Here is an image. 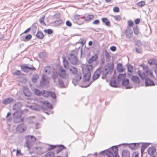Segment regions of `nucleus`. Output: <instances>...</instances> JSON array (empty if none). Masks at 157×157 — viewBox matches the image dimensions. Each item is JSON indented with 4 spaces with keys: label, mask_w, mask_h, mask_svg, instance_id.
<instances>
[{
    "label": "nucleus",
    "mask_w": 157,
    "mask_h": 157,
    "mask_svg": "<svg viewBox=\"0 0 157 157\" xmlns=\"http://www.w3.org/2000/svg\"><path fill=\"white\" fill-rule=\"evenodd\" d=\"M16 111L13 114V122L14 123H18L24 122L25 118L21 117L22 113L21 110H15Z\"/></svg>",
    "instance_id": "nucleus-1"
},
{
    "label": "nucleus",
    "mask_w": 157,
    "mask_h": 157,
    "mask_svg": "<svg viewBox=\"0 0 157 157\" xmlns=\"http://www.w3.org/2000/svg\"><path fill=\"white\" fill-rule=\"evenodd\" d=\"M77 52L76 50H72L67 55L68 59L72 64H76L78 62L77 56Z\"/></svg>",
    "instance_id": "nucleus-2"
},
{
    "label": "nucleus",
    "mask_w": 157,
    "mask_h": 157,
    "mask_svg": "<svg viewBox=\"0 0 157 157\" xmlns=\"http://www.w3.org/2000/svg\"><path fill=\"white\" fill-rule=\"evenodd\" d=\"M106 81L109 82V85L113 88H118L121 86L120 83L121 82V79H105Z\"/></svg>",
    "instance_id": "nucleus-3"
},
{
    "label": "nucleus",
    "mask_w": 157,
    "mask_h": 157,
    "mask_svg": "<svg viewBox=\"0 0 157 157\" xmlns=\"http://www.w3.org/2000/svg\"><path fill=\"white\" fill-rule=\"evenodd\" d=\"M138 73L141 78H146V77H153V73L151 70L150 69L143 73H142L141 71L139 70L138 72Z\"/></svg>",
    "instance_id": "nucleus-4"
},
{
    "label": "nucleus",
    "mask_w": 157,
    "mask_h": 157,
    "mask_svg": "<svg viewBox=\"0 0 157 157\" xmlns=\"http://www.w3.org/2000/svg\"><path fill=\"white\" fill-rule=\"evenodd\" d=\"M97 79H83L82 81V84L78 85V86L81 88H86L89 87L92 83Z\"/></svg>",
    "instance_id": "nucleus-5"
},
{
    "label": "nucleus",
    "mask_w": 157,
    "mask_h": 157,
    "mask_svg": "<svg viewBox=\"0 0 157 157\" xmlns=\"http://www.w3.org/2000/svg\"><path fill=\"white\" fill-rule=\"evenodd\" d=\"M143 84L138 85V86H143L144 85V80H145V86L146 87L151 86L155 85V83L151 79H141Z\"/></svg>",
    "instance_id": "nucleus-6"
},
{
    "label": "nucleus",
    "mask_w": 157,
    "mask_h": 157,
    "mask_svg": "<svg viewBox=\"0 0 157 157\" xmlns=\"http://www.w3.org/2000/svg\"><path fill=\"white\" fill-rule=\"evenodd\" d=\"M121 79L122 86L125 87L126 89H130L132 87L130 83L129 79Z\"/></svg>",
    "instance_id": "nucleus-7"
},
{
    "label": "nucleus",
    "mask_w": 157,
    "mask_h": 157,
    "mask_svg": "<svg viewBox=\"0 0 157 157\" xmlns=\"http://www.w3.org/2000/svg\"><path fill=\"white\" fill-rule=\"evenodd\" d=\"M51 72V67L50 66H46L45 67L43 71L42 78H45L46 77V75H49Z\"/></svg>",
    "instance_id": "nucleus-8"
},
{
    "label": "nucleus",
    "mask_w": 157,
    "mask_h": 157,
    "mask_svg": "<svg viewBox=\"0 0 157 157\" xmlns=\"http://www.w3.org/2000/svg\"><path fill=\"white\" fill-rule=\"evenodd\" d=\"M27 129V126L24 123L18 125L16 127L17 131L21 133L25 132Z\"/></svg>",
    "instance_id": "nucleus-9"
},
{
    "label": "nucleus",
    "mask_w": 157,
    "mask_h": 157,
    "mask_svg": "<svg viewBox=\"0 0 157 157\" xmlns=\"http://www.w3.org/2000/svg\"><path fill=\"white\" fill-rule=\"evenodd\" d=\"M99 154L103 156L107 155L108 157H113V153L112 152V151L109 150V149L101 151Z\"/></svg>",
    "instance_id": "nucleus-10"
},
{
    "label": "nucleus",
    "mask_w": 157,
    "mask_h": 157,
    "mask_svg": "<svg viewBox=\"0 0 157 157\" xmlns=\"http://www.w3.org/2000/svg\"><path fill=\"white\" fill-rule=\"evenodd\" d=\"M141 143H134L128 144V147L131 150H136L140 147Z\"/></svg>",
    "instance_id": "nucleus-11"
},
{
    "label": "nucleus",
    "mask_w": 157,
    "mask_h": 157,
    "mask_svg": "<svg viewBox=\"0 0 157 157\" xmlns=\"http://www.w3.org/2000/svg\"><path fill=\"white\" fill-rule=\"evenodd\" d=\"M71 73L74 75H78L77 76V78H82V76L80 74H78V70L75 67H72L68 69Z\"/></svg>",
    "instance_id": "nucleus-12"
},
{
    "label": "nucleus",
    "mask_w": 157,
    "mask_h": 157,
    "mask_svg": "<svg viewBox=\"0 0 157 157\" xmlns=\"http://www.w3.org/2000/svg\"><path fill=\"white\" fill-rule=\"evenodd\" d=\"M118 146L115 145L112 146L109 148V149L111 148L112 151V152L113 154V157H120L118 153V148L117 147Z\"/></svg>",
    "instance_id": "nucleus-13"
},
{
    "label": "nucleus",
    "mask_w": 157,
    "mask_h": 157,
    "mask_svg": "<svg viewBox=\"0 0 157 157\" xmlns=\"http://www.w3.org/2000/svg\"><path fill=\"white\" fill-rule=\"evenodd\" d=\"M113 67L114 66L113 64L111 65L110 67H108V68H106L105 67L102 72V75L101 76L102 78H105L106 75L108 74L109 71V70L110 69L113 70Z\"/></svg>",
    "instance_id": "nucleus-14"
},
{
    "label": "nucleus",
    "mask_w": 157,
    "mask_h": 157,
    "mask_svg": "<svg viewBox=\"0 0 157 157\" xmlns=\"http://www.w3.org/2000/svg\"><path fill=\"white\" fill-rule=\"evenodd\" d=\"M15 102V100L11 97H8L3 99L2 102L3 104L7 105V104H10Z\"/></svg>",
    "instance_id": "nucleus-15"
},
{
    "label": "nucleus",
    "mask_w": 157,
    "mask_h": 157,
    "mask_svg": "<svg viewBox=\"0 0 157 157\" xmlns=\"http://www.w3.org/2000/svg\"><path fill=\"white\" fill-rule=\"evenodd\" d=\"M156 151V147L153 146L149 147L147 150V152L148 154L151 155H154Z\"/></svg>",
    "instance_id": "nucleus-16"
},
{
    "label": "nucleus",
    "mask_w": 157,
    "mask_h": 157,
    "mask_svg": "<svg viewBox=\"0 0 157 157\" xmlns=\"http://www.w3.org/2000/svg\"><path fill=\"white\" fill-rule=\"evenodd\" d=\"M59 75L62 78H64L66 75V71L62 67H60L58 69Z\"/></svg>",
    "instance_id": "nucleus-17"
},
{
    "label": "nucleus",
    "mask_w": 157,
    "mask_h": 157,
    "mask_svg": "<svg viewBox=\"0 0 157 157\" xmlns=\"http://www.w3.org/2000/svg\"><path fill=\"white\" fill-rule=\"evenodd\" d=\"M23 104L20 102H16L13 106L12 109L13 110H21L20 109L22 106Z\"/></svg>",
    "instance_id": "nucleus-18"
},
{
    "label": "nucleus",
    "mask_w": 157,
    "mask_h": 157,
    "mask_svg": "<svg viewBox=\"0 0 157 157\" xmlns=\"http://www.w3.org/2000/svg\"><path fill=\"white\" fill-rule=\"evenodd\" d=\"M49 79H41L39 86H44L49 85Z\"/></svg>",
    "instance_id": "nucleus-19"
},
{
    "label": "nucleus",
    "mask_w": 157,
    "mask_h": 157,
    "mask_svg": "<svg viewBox=\"0 0 157 157\" xmlns=\"http://www.w3.org/2000/svg\"><path fill=\"white\" fill-rule=\"evenodd\" d=\"M142 145L141 147V153H144L145 150L147 147L150 144H151L150 143H141Z\"/></svg>",
    "instance_id": "nucleus-20"
},
{
    "label": "nucleus",
    "mask_w": 157,
    "mask_h": 157,
    "mask_svg": "<svg viewBox=\"0 0 157 157\" xmlns=\"http://www.w3.org/2000/svg\"><path fill=\"white\" fill-rule=\"evenodd\" d=\"M102 73L101 70L100 69H98L95 72L92 78H98Z\"/></svg>",
    "instance_id": "nucleus-21"
},
{
    "label": "nucleus",
    "mask_w": 157,
    "mask_h": 157,
    "mask_svg": "<svg viewBox=\"0 0 157 157\" xmlns=\"http://www.w3.org/2000/svg\"><path fill=\"white\" fill-rule=\"evenodd\" d=\"M130 152L127 149L123 150L121 153L122 157H130Z\"/></svg>",
    "instance_id": "nucleus-22"
},
{
    "label": "nucleus",
    "mask_w": 157,
    "mask_h": 157,
    "mask_svg": "<svg viewBox=\"0 0 157 157\" xmlns=\"http://www.w3.org/2000/svg\"><path fill=\"white\" fill-rule=\"evenodd\" d=\"M57 146H58V147L56 151V153L57 154L63 150L67 149V147L62 144L57 145Z\"/></svg>",
    "instance_id": "nucleus-23"
},
{
    "label": "nucleus",
    "mask_w": 157,
    "mask_h": 157,
    "mask_svg": "<svg viewBox=\"0 0 157 157\" xmlns=\"http://www.w3.org/2000/svg\"><path fill=\"white\" fill-rule=\"evenodd\" d=\"M133 32L132 30L128 29L125 30V34L126 36L129 38H131L133 36Z\"/></svg>",
    "instance_id": "nucleus-24"
},
{
    "label": "nucleus",
    "mask_w": 157,
    "mask_h": 157,
    "mask_svg": "<svg viewBox=\"0 0 157 157\" xmlns=\"http://www.w3.org/2000/svg\"><path fill=\"white\" fill-rule=\"evenodd\" d=\"M23 93L25 96L27 97H29L31 95V93L30 92L29 88L25 87L23 88Z\"/></svg>",
    "instance_id": "nucleus-25"
},
{
    "label": "nucleus",
    "mask_w": 157,
    "mask_h": 157,
    "mask_svg": "<svg viewBox=\"0 0 157 157\" xmlns=\"http://www.w3.org/2000/svg\"><path fill=\"white\" fill-rule=\"evenodd\" d=\"M26 141L30 142H33L36 140V138L33 135H28L26 137Z\"/></svg>",
    "instance_id": "nucleus-26"
},
{
    "label": "nucleus",
    "mask_w": 157,
    "mask_h": 157,
    "mask_svg": "<svg viewBox=\"0 0 157 157\" xmlns=\"http://www.w3.org/2000/svg\"><path fill=\"white\" fill-rule=\"evenodd\" d=\"M117 71L119 72H122L125 70V68L123 67L122 64L121 63L117 64Z\"/></svg>",
    "instance_id": "nucleus-27"
},
{
    "label": "nucleus",
    "mask_w": 157,
    "mask_h": 157,
    "mask_svg": "<svg viewBox=\"0 0 157 157\" xmlns=\"http://www.w3.org/2000/svg\"><path fill=\"white\" fill-rule=\"evenodd\" d=\"M98 58V56L97 55L95 54L89 59L88 61V63L89 64H92L94 61H96Z\"/></svg>",
    "instance_id": "nucleus-28"
},
{
    "label": "nucleus",
    "mask_w": 157,
    "mask_h": 157,
    "mask_svg": "<svg viewBox=\"0 0 157 157\" xmlns=\"http://www.w3.org/2000/svg\"><path fill=\"white\" fill-rule=\"evenodd\" d=\"M83 78H90L91 73L90 71H83Z\"/></svg>",
    "instance_id": "nucleus-29"
},
{
    "label": "nucleus",
    "mask_w": 157,
    "mask_h": 157,
    "mask_svg": "<svg viewBox=\"0 0 157 157\" xmlns=\"http://www.w3.org/2000/svg\"><path fill=\"white\" fill-rule=\"evenodd\" d=\"M42 103L48 109H52L53 108V107L52 105L49 102L47 101H43Z\"/></svg>",
    "instance_id": "nucleus-30"
},
{
    "label": "nucleus",
    "mask_w": 157,
    "mask_h": 157,
    "mask_svg": "<svg viewBox=\"0 0 157 157\" xmlns=\"http://www.w3.org/2000/svg\"><path fill=\"white\" fill-rule=\"evenodd\" d=\"M55 155V153L54 151H49L45 154L44 157H54Z\"/></svg>",
    "instance_id": "nucleus-31"
},
{
    "label": "nucleus",
    "mask_w": 157,
    "mask_h": 157,
    "mask_svg": "<svg viewBox=\"0 0 157 157\" xmlns=\"http://www.w3.org/2000/svg\"><path fill=\"white\" fill-rule=\"evenodd\" d=\"M48 145L49 146V147L47 148L46 150L47 151H50L55 149L57 146V145L48 144Z\"/></svg>",
    "instance_id": "nucleus-32"
},
{
    "label": "nucleus",
    "mask_w": 157,
    "mask_h": 157,
    "mask_svg": "<svg viewBox=\"0 0 157 157\" xmlns=\"http://www.w3.org/2000/svg\"><path fill=\"white\" fill-rule=\"evenodd\" d=\"M50 90L47 91L46 90H43L42 93V95L45 98H48L49 96Z\"/></svg>",
    "instance_id": "nucleus-33"
},
{
    "label": "nucleus",
    "mask_w": 157,
    "mask_h": 157,
    "mask_svg": "<svg viewBox=\"0 0 157 157\" xmlns=\"http://www.w3.org/2000/svg\"><path fill=\"white\" fill-rule=\"evenodd\" d=\"M34 93L37 96H40L42 95V93L41 91L37 89H34Z\"/></svg>",
    "instance_id": "nucleus-34"
},
{
    "label": "nucleus",
    "mask_w": 157,
    "mask_h": 157,
    "mask_svg": "<svg viewBox=\"0 0 157 157\" xmlns=\"http://www.w3.org/2000/svg\"><path fill=\"white\" fill-rule=\"evenodd\" d=\"M63 64L64 67L66 69H69V63L67 60L65 59H63Z\"/></svg>",
    "instance_id": "nucleus-35"
},
{
    "label": "nucleus",
    "mask_w": 157,
    "mask_h": 157,
    "mask_svg": "<svg viewBox=\"0 0 157 157\" xmlns=\"http://www.w3.org/2000/svg\"><path fill=\"white\" fill-rule=\"evenodd\" d=\"M36 37L38 38L42 39L44 37L43 33L41 31H38L36 34Z\"/></svg>",
    "instance_id": "nucleus-36"
},
{
    "label": "nucleus",
    "mask_w": 157,
    "mask_h": 157,
    "mask_svg": "<svg viewBox=\"0 0 157 157\" xmlns=\"http://www.w3.org/2000/svg\"><path fill=\"white\" fill-rule=\"evenodd\" d=\"M101 20L103 23L105 24L106 26H109L110 24V22L106 18L104 17L101 19Z\"/></svg>",
    "instance_id": "nucleus-37"
},
{
    "label": "nucleus",
    "mask_w": 157,
    "mask_h": 157,
    "mask_svg": "<svg viewBox=\"0 0 157 157\" xmlns=\"http://www.w3.org/2000/svg\"><path fill=\"white\" fill-rule=\"evenodd\" d=\"M93 66L91 64H86L85 68V70H87V71H90L92 70Z\"/></svg>",
    "instance_id": "nucleus-38"
},
{
    "label": "nucleus",
    "mask_w": 157,
    "mask_h": 157,
    "mask_svg": "<svg viewBox=\"0 0 157 157\" xmlns=\"http://www.w3.org/2000/svg\"><path fill=\"white\" fill-rule=\"evenodd\" d=\"M30 109L32 110L37 111H38L40 110V109L39 107L34 105H30Z\"/></svg>",
    "instance_id": "nucleus-39"
},
{
    "label": "nucleus",
    "mask_w": 157,
    "mask_h": 157,
    "mask_svg": "<svg viewBox=\"0 0 157 157\" xmlns=\"http://www.w3.org/2000/svg\"><path fill=\"white\" fill-rule=\"evenodd\" d=\"M49 96H50L53 99L56 98V95L55 93L51 90H50Z\"/></svg>",
    "instance_id": "nucleus-40"
},
{
    "label": "nucleus",
    "mask_w": 157,
    "mask_h": 157,
    "mask_svg": "<svg viewBox=\"0 0 157 157\" xmlns=\"http://www.w3.org/2000/svg\"><path fill=\"white\" fill-rule=\"evenodd\" d=\"M94 17V16L93 15H88L86 17L85 20L86 21H89L92 20Z\"/></svg>",
    "instance_id": "nucleus-41"
},
{
    "label": "nucleus",
    "mask_w": 157,
    "mask_h": 157,
    "mask_svg": "<svg viewBox=\"0 0 157 157\" xmlns=\"http://www.w3.org/2000/svg\"><path fill=\"white\" fill-rule=\"evenodd\" d=\"M31 143L32 142H28V141H26V147H27L29 150L33 146V145Z\"/></svg>",
    "instance_id": "nucleus-42"
},
{
    "label": "nucleus",
    "mask_w": 157,
    "mask_h": 157,
    "mask_svg": "<svg viewBox=\"0 0 157 157\" xmlns=\"http://www.w3.org/2000/svg\"><path fill=\"white\" fill-rule=\"evenodd\" d=\"M140 67H141L143 68V70L146 71L147 70H149L148 67L147 65H145L144 64H142L139 65Z\"/></svg>",
    "instance_id": "nucleus-43"
},
{
    "label": "nucleus",
    "mask_w": 157,
    "mask_h": 157,
    "mask_svg": "<svg viewBox=\"0 0 157 157\" xmlns=\"http://www.w3.org/2000/svg\"><path fill=\"white\" fill-rule=\"evenodd\" d=\"M132 73L129 72L128 74V77L132 78H139L137 76H133L132 74Z\"/></svg>",
    "instance_id": "nucleus-44"
},
{
    "label": "nucleus",
    "mask_w": 157,
    "mask_h": 157,
    "mask_svg": "<svg viewBox=\"0 0 157 157\" xmlns=\"http://www.w3.org/2000/svg\"><path fill=\"white\" fill-rule=\"evenodd\" d=\"M136 5L139 6L141 7L144 6L145 5V2L144 1H141L139 2L136 4Z\"/></svg>",
    "instance_id": "nucleus-45"
},
{
    "label": "nucleus",
    "mask_w": 157,
    "mask_h": 157,
    "mask_svg": "<svg viewBox=\"0 0 157 157\" xmlns=\"http://www.w3.org/2000/svg\"><path fill=\"white\" fill-rule=\"evenodd\" d=\"M128 71V72L132 73L133 71V68L132 66L130 65L127 66Z\"/></svg>",
    "instance_id": "nucleus-46"
},
{
    "label": "nucleus",
    "mask_w": 157,
    "mask_h": 157,
    "mask_svg": "<svg viewBox=\"0 0 157 157\" xmlns=\"http://www.w3.org/2000/svg\"><path fill=\"white\" fill-rule=\"evenodd\" d=\"M126 75V73L123 74H120L117 76V78H125Z\"/></svg>",
    "instance_id": "nucleus-47"
},
{
    "label": "nucleus",
    "mask_w": 157,
    "mask_h": 157,
    "mask_svg": "<svg viewBox=\"0 0 157 157\" xmlns=\"http://www.w3.org/2000/svg\"><path fill=\"white\" fill-rule=\"evenodd\" d=\"M45 18V16H43L42 17H41L40 18L39 20V21L40 23L42 25H46V24L44 21V20Z\"/></svg>",
    "instance_id": "nucleus-48"
},
{
    "label": "nucleus",
    "mask_w": 157,
    "mask_h": 157,
    "mask_svg": "<svg viewBox=\"0 0 157 157\" xmlns=\"http://www.w3.org/2000/svg\"><path fill=\"white\" fill-rule=\"evenodd\" d=\"M27 69H28V71L29 70L33 71L36 70L35 68L33 67V65H29V66H27Z\"/></svg>",
    "instance_id": "nucleus-49"
},
{
    "label": "nucleus",
    "mask_w": 157,
    "mask_h": 157,
    "mask_svg": "<svg viewBox=\"0 0 157 157\" xmlns=\"http://www.w3.org/2000/svg\"><path fill=\"white\" fill-rule=\"evenodd\" d=\"M139 153L138 151H134L132 154V157H139Z\"/></svg>",
    "instance_id": "nucleus-50"
},
{
    "label": "nucleus",
    "mask_w": 157,
    "mask_h": 157,
    "mask_svg": "<svg viewBox=\"0 0 157 157\" xmlns=\"http://www.w3.org/2000/svg\"><path fill=\"white\" fill-rule=\"evenodd\" d=\"M62 21L61 20H56L54 22V23L56 25H59L62 23Z\"/></svg>",
    "instance_id": "nucleus-51"
},
{
    "label": "nucleus",
    "mask_w": 157,
    "mask_h": 157,
    "mask_svg": "<svg viewBox=\"0 0 157 157\" xmlns=\"http://www.w3.org/2000/svg\"><path fill=\"white\" fill-rule=\"evenodd\" d=\"M134 84H140L141 81L140 79H131Z\"/></svg>",
    "instance_id": "nucleus-52"
},
{
    "label": "nucleus",
    "mask_w": 157,
    "mask_h": 157,
    "mask_svg": "<svg viewBox=\"0 0 157 157\" xmlns=\"http://www.w3.org/2000/svg\"><path fill=\"white\" fill-rule=\"evenodd\" d=\"M44 32L45 33H48L49 34H51L53 33L52 30L51 29H45L44 30Z\"/></svg>",
    "instance_id": "nucleus-53"
},
{
    "label": "nucleus",
    "mask_w": 157,
    "mask_h": 157,
    "mask_svg": "<svg viewBox=\"0 0 157 157\" xmlns=\"http://www.w3.org/2000/svg\"><path fill=\"white\" fill-rule=\"evenodd\" d=\"M21 69L25 72H28V70L27 69V65H25L24 66H22L21 67Z\"/></svg>",
    "instance_id": "nucleus-54"
},
{
    "label": "nucleus",
    "mask_w": 157,
    "mask_h": 157,
    "mask_svg": "<svg viewBox=\"0 0 157 157\" xmlns=\"http://www.w3.org/2000/svg\"><path fill=\"white\" fill-rule=\"evenodd\" d=\"M113 17L114 19L117 21H119L121 19V17L120 15H117L113 16Z\"/></svg>",
    "instance_id": "nucleus-55"
},
{
    "label": "nucleus",
    "mask_w": 157,
    "mask_h": 157,
    "mask_svg": "<svg viewBox=\"0 0 157 157\" xmlns=\"http://www.w3.org/2000/svg\"><path fill=\"white\" fill-rule=\"evenodd\" d=\"M81 18H83L80 16L76 14L74 16V19L75 20L78 21Z\"/></svg>",
    "instance_id": "nucleus-56"
},
{
    "label": "nucleus",
    "mask_w": 157,
    "mask_h": 157,
    "mask_svg": "<svg viewBox=\"0 0 157 157\" xmlns=\"http://www.w3.org/2000/svg\"><path fill=\"white\" fill-rule=\"evenodd\" d=\"M46 54L44 52H41L39 54V57L42 58L43 59L45 58L46 56Z\"/></svg>",
    "instance_id": "nucleus-57"
},
{
    "label": "nucleus",
    "mask_w": 157,
    "mask_h": 157,
    "mask_svg": "<svg viewBox=\"0 0 157 157\" xmlns=\"http://www.w3.org/2000/svg\"><path fill=\"white\" fill-rule=\"evenodd\" d=\"M133 31L135 34L136 35L138 34L139 33V30L137 27L133 28Z\"/></svg>",
    "instance_id": "nucleus-58"
},
{
    "label": "nucleus",
    "mask_w": 157,
    "mask_h": 157,
    "mask_svg": "<svg viewBox=\"0 0 157 157\" xmlns=\"http://www.w3.org/2000/svg\"><path fill=\"white\" fill-rule=\"evenodd\" d=\"M32 38V36L30 34H29L26 36L25 38V40H29Z\"/></svg>",
    "instance_id": "nucleus-59"
},
{
    "label": "nucleus",
    "mask_w": 157,
    "mask_h": 157,
    "mask_svg": "<svg viewBox=\"0 0 157 157\" xmlns=\"http://www.w3.org/2000/svg\"><path fill=\"white\" fill-rule=\"evenodd\" d=\"M13 74L17 75H19L21 74V72L20 71L16 70L13 72Z\"/></svg>",
    "instance_id": "nucleus-60"
},
{
    "label": "nucleus",
    "mask_w": 157,
    "mask_h": 157,
    "mask_svg": "<svg viewBox=\"0 0 157 157\" xmlns=\"http://www.w3.org/2000/svg\"><path fill=\"white\" fill-rule=\"evenodd\" d=\"M6 120L7 122H10L12 120V117H6Z\"/></svg>",
    "instance_id": "nucleus-61"
},
{
    "label": "nucleus",
    "mask_w": 157,
    "mask_h": 157,
    "mask_svg": "<svg viewBox=\"0 0 157 157\" xmlns=\"http://www.w3.org/2000/svg\"><path fill=\"white\" fill-rule=\"evenodd\" d=\"M154 63L155 60L154 59H150L148 61V63L150 65L154 64Z\"/></svg>",
    "instance_id": "nucleus-62"
},
{
    "label": "nucleus",
    "mask_w": 157,
    "mask_h": 157,
    "mask_svg": "<svg viewBox=\"0 0 157 157\" xmlns=\"http://www.w3.org/2000/svg\"><path fill=\"white\" fill-rule=\"evenodd\" d=\"M113 10L114 12H118L119 11V9L118 7H115L113 8Z\"/></svg>",
    "instance_id": "nucleus-63"
},
{
    "label": "nucleus",
    "mask_w": 157,
    "mask_h": 157,
    "mask_svg": "<svg viewBox=\"0 0 157 157\" xmlns=\"http://www.w3.org/2000/svg\"><path fill=\"white\" fill-rule=\"evenodd\" d=\"M54 17L56 18H59L60 17V14L59 13H56L55 14Z\"/></svg>",
    "instance_id": "nucleus-64"
}]
</instances>
